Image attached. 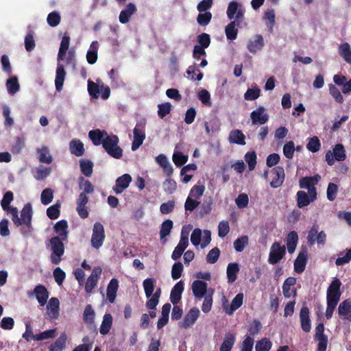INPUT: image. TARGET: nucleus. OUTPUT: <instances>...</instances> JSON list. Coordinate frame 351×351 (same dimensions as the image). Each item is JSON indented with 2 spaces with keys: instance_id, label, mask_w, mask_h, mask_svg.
<instances>
[{
  "instance_id": "nucleus-25",
  "label": "nucleus",
  "mask_w": 351,
  "mask_h": 351,
  "mask_svg": "<svg viewBox=\"0 0 351 351\" xmlns=\"http://www.w3.org/2000/svg\"><path fill=\"white\" fill-rule=\"evenodd\" d=\"M119 289V281L116 278H112L107 287L106 296L110 303H114Z\"/></svg>"
},
{
  "instance_id": "nucleus-8",
  "label": "nucleus",
  "mask_w": 351,
  "mask_h": 351,
  "mask_svg": "<svg viewBox=\"0 0 351 351\" xmlns=\"http://www.w3.org/2000/svg\"><path fill=\"white\" fill-rule=\"evenodd\" d=\"M265 111V108L260 106L251 112L250 119L253 125H263L268 121L269 116Z\"/></svg>"
},
{
  "instance_id": "nucleus-47",
  "label": "nucleus",
  "mask_w": 351,
  "mask_h": 351,
  "mask_svg": "<svg viewBox=\"0 0 351 351\" xmlns=\"http://www.w3.org/2000/svg\"><path fill=\"white\" fill-rule=\"evenodd\" d=\"M236 22H230L225 28V33L228 40H234L237 38L238 29L236 28Z\"/></svg>"
},
{
  "instance_id": "nucleus-60",
  "label": "nucleus",
  "mask_w": 351,
  "mask_h": 351,
  "mask_svg": "<svg viewBox=\"0 0 351 351\" xmlns=\"http://www.w3.org/2000/svg\"><path fill=\"white\" fill-rule=\"evenodd\" d=\"M256 154L255 152H248L245 155V160L248 165L249 170L254 169L256 165Z\"/></svg>"
},
{
  "instance_id": "nucleus-21",
  "label": "nucleus",
  "mask_w": 351,
  "mask_h": 351,
  "mask_svg": "<svg viewBox=\"0 0 351 351\" xmlns=\"http://www.w3.org/2000/svg\"><path fill=\"white\" fill-rule=\"evenodd\" d=\"M108 134L106 130L95 129L90 130L88 132V137L94 145L98 146L103 144L104 138L108 136Z\"/></svg>"
},
{
  "instance_id": "nucleus-41",
  "label": "nucleus",
  "mask_w": 351,
  "mask_h": 351,
  "mask_svg": "<svg viewBox=\"0 0 351 351\" xmlns=\"http://www.w3.org/2000/svg\"><path fill=\"white\" fill-rule=\"evenodd\" d=\"M239 271V265L237 263H229L227 267V278L228 282H234L237 278Z\"/></svg>"
},
{
  "instance_id": "nucleus-59",
  "label": "nucleus",
  "mask_w": 351,
  "mask_h": 351,
  "mask_svg": "<svg viewBox=\"0 0 351 351\" xmlns=\"http://www.w3.org/2000/svg\"><path fill=\"white\" fill-rule=\"evenodd\" d=\"M188 160V156L183 154L182 152H177L173 155V161L175 165L180 167L184 165Z\"/></svg>"
},
{
  "instance_id": "nucleus-48",
  "label": "nucleus",
  "mask_w": 351,
  "mask_h": 351,
  "mask_svg": "<svg viewBox=\"0 0 351 351\" xmlns=\"http://www.w3.org/2000/svg\"><path fill=\"white\" fill-rule=\"evenodd\" d=\"M80 167L82 173L86 177L91 176L93 173V163L90 160H80Z\"/></svg>"
},
{
  "instance_id": "nucleus-3",
  "label": "nucleus",
  "mask_w": 351,
  "mask_h": 351,
  "mask_svg": "<svg viewBox=\"0 0 351 351\" xmlns=\"http://www.w3.org/2000/svg\"><path fill=\"white\" fill-rule=\"evenodd\" d=\"M65 241L60 237H52L49 240L51 250L50 261L54 265H58L62 261V256L64 253L63 241Z\"/></svg>"
},
{
  "instance_id": "nucleus-6",
  "label": "nucleus",
  "mask_w": 351,
  "mask_h": 351,
  "mask_svg": "<svg viewBox=\"0 0 351 351\" xmlns=\"http://www.w3.org/2000/svg\"><path fill=\"white\" fill-rule=\"evenodd\" d=\"M341 282L335 278L329 285L326 293V301L339 302L341 295L340 287Z\"/></svg>"
},
{
  "instance_id": "nucleus-64",
  "label": "nucleus",
  "mask_w": 351,
  "mask_h": 351,
  "mask_svg": "<svg viewBox=\"0 0 351 351\" xmlns=\"http://www.w3.org/2000/svg\"><path fill=\"white\" fill-rule=\"evenodd\" d=\"M261 95V90L258 87L248 88L244 94V98L248 101H253L258 99Z\"/></svg>"
},
{
  "instance_id": "nucleus-46",
  "label": "nucleus",
  "mask_w": 351,
  "mask_h": 351,
  "mask_svg": "<svg viewBox=\"0 0 351 351\" xmlns=\"http://www.w3.org/2000/svg\"><path fill=\"white\" fill-rule=\"evenodd\" d=\"M173 223L171 219H167L161 224L160 230V240L164 239L167 236L169 235L173 228Z\"/></svg>"
},
{
  "instance_id": "nucleus-32",
  "label": "nucleus",
  "mask_w": 351,
  "mask_h": 351,
  "mask_svg": "<svg viewBox=\"0 0 351 351\" xmlns=\"http://www.w3.org/2000/svg\"><path fill=\"white\" fill-rule=\"evenodd\" d=\"M188 78L191 81H200L202 80L204 74L197 68L196 63L190 65L186 71Z\"/></svg>"
},
{
  "instance_id": "nucleus-15",
  "label": "nucleus",
  "mask_w": 351,
  "mask_h": 351,
  "mask_svg": "<svg viewBox=\"0 0 351 351\" xmlns=\"http://www.w3.org/2000/svg\"><path fill=\"white\" fill-rule=\"evenodd\" d=\"M95 313L90 304H87L83 313V320L88 324V328L96 332V326L95 324Z\"/></svg>"
},
{
  "instance_id": "nucleus-45",
  "label": "nucleus",
  "mask_w": 351,
  "mask_h": 351,
  "mask_svg": "<svg viewBox=\"0 0 351 351\" xmlns=\"http://www.w3.org/2000/svg\"><path fill=\"white\" fill-rule=\"evenodd\" d=\"M339 53L346 62L351 64V48L349 43L341 44L339 47Z\"/></svg>"
},
{
  "instance_id": "nucleus-23",
  "label": "nucleus",
  "mask_w": 351,
  "mask_h": 351,
  "mask_svg": "<svg viewBox=\"0 0 351 351\" xmlns=\"http://www.w3.org/2000/svg\"><path fill=\"white\" fill-rule=\"evenodd\" d=\"M192 291L195 298H202L207 294V283L196 280L192 284Z\"/></svg>"
},
{
  "instance_id": "nucleus-50",
  "label": "nucleus",
  "mask_w": 351,
  "mask_h": 351,
  "mask_svg": "<svg viewBox=\"0 0 351 351\" xmlns=\"http://www.w3.org/2000/svg\"><path fill=\"white\" fill-rule=\"evenodd\" d=\"M249 239L247 236L240 237L234 241V247L238 252H243L245 247L247 245Z\"/></svg>"
},
{
  "instance_id": "nucleus-43",
  "label": "nucleus",
  "mask_w": 351,
  "mask_h": 351,
  "mask_svg": "<svg viewBox=\"0 0 351 351\" xmlns=\"http://www.w3.org/2000/svg\"><path fill=\"white\" fill-rule=\"evenodd\" d=\"M79 188L83 191L81 193L92 194L95 191V187L88 180H85L83 177L79 178Z\"/></svg>"
},
{
  "instance_id": "nucleus-18",
  "label": "nucleus",
  "mask_w": 351,
  "mask_h": 351,
  "mask_svg": "<svg viewBox=\"0 0 351 351\" xmlns=\"http://www.w3.org/2000/svg\"><path fill=\"white\" fill-rule=\"evenodd\" d=\"M134 140L132 143V150H136L143 143L145 138V134L143 128H140V125H136L133 130Z\"/></svg>"
},
{
  "instance_id": "nucleus-54",
  "label": "nucleus",
  "mask_w": 351,
  "mask_h": 351,
  "mask_svg": "<svg viewBox=\"0 0 351 351\" xmlns=\"http://www.w3.org/2000/svg\"><path fill=\"white\" fill-rule=\"evenodd\" d=\"M272 343L267 338H263L256 342L255 350L256 351H269Z\"/></svg>"
},
{
  "instance_id": "nucleus-38",
  "label": "nucleus",
  "mask_w": 351,
  "mask_h": 351,
  "mask_svg": "<svg viewBox=\"0 0 351 351\" xmlns=\"http://www.w3.org/2000/svg\"><path fill=\"white\" fill-rule=\"evenodd\" d=\"M67 336L65 332L62 333L60 337L49 347V351H62L65 348Z\"/></svg>"
},
{
  "instance_id": "nucleus-1",
  "label": "nucleus",
  "mask_w": 351,
  "mask_h": 351,
  "mask_svg": "<svg viewBox=\"0 0 351 351\" xmlns=\"http://www.w3.org/2000/svg\"><path fill=\"white\" fill-rule=\"evenodd\" d=\"M320 179L321 176L316 174L313 176L303 177L300 180V187L307 189L308 193L304 191L297 192V206L298 208H302L306 206L317 199V193L315 185L318 184Z\"/></svg>"
},
{
  "instance_id": "nucleus-58",
  "label": "nucleus",
  "mask_w": 351,
  "mask_h": 351,
  "mask_svg": "<svg viewBox=\"0 0 351 351\" xmlns=\"http://www.w3.org/2000/svg\"><path fill=\"white\" fill-rule=\"evenodd\" d=\"M321 147V143L317 136H313L309 139L306 148L311 152H317Z\"/></svg>"
},
{
  "instance_id": "nucleus-22",
  "label": "nucleus",
  "mask_w": 351,
  "mask_h": 351,
  "mask_svg": "<svg viewBox=\"0 0 351 351\" xmlns=\"http://www.w3.org/2000/svg\"><path fill=\"white\" fill-rule=\"evenodd\" d=\"M54 232L58 234L55 237H60L61 239L67 240L69 231L68 223L66 220L58 221L53 226Z\"/></svg>"
},
{
  "instance_id": "nucleus-40",
  "label": "nucleus",
  "mask_w": 351,
  "mask_h": 351,
  "mask_svg": "<svg viewBox=\"0 0 351 351\" xmlns=\"http://www.w3.org/2000/svg\"><path fill=\"white\" fill-rule=\"evenodd\" d=\"M298 235L295 231H291L287 238V247L289 253L292 254L297 246Z\"/></svg>"
},
{
  "instance_id": "nucleus-39",
  "label": "nucleus",
  "mask_w": 351,
  "mask_h": 351,
  "mask_svg": "<svg viewBox=\"0 0 351 351\" xmlns=\"http://www.w3.org/2000/svg\"><path fill=\"white\" fill-rule=\"evenodd\" d=\"M245 135L239 130H233L229 134V141L237 145H245Z\"/></svg>"
},
{
  "instance_id": "nucleus-19",
  "label": "nucleus",
  "mask_w": 351,
  "mask_h": 351,
  "mask_svg": "<svg viewBox=\"0 0 351 351\" xmlns=\"http://www.w3.org/2000/svg\"><path fill=\"white\" fill-rule=\"evenodd\" d=\"M137 11L134 3H129L125 9L122 10L119 14V19L121 23L125 24L129 22L131 16Z\"/></svg>"
},
{
  "instance_id": "nucleus-13",
  "label": "nucleus",
  "mask_w": 351,
  "mask_h": 351,
  "mask_svg": "<svg viewBox=\"0 0 351 351\" xmlns=\"http://www.w3.org/2000/svg\"><path fill=\"white\" fill-rule=\"evenodd\" d=\"M132 182V177L128 173H125L123 176L119 177L116 180L115 186L113 187V191L116 194L121 193L125 189H126L130 182Z\"/></svg>"
},
{
  "instance_id": "nucleus-44",
  "label": "nucleus",
  "mask_w": 351,
  "mask_h": 351,
  "mask_svg": "<svg viewBox=\"0 0 351 351\" xmlns=\"http://www.w3.org/2000/svg\"><path fill=\"white\" fill-rule=\"evenodd\" d=\"M156 280L152 278H147L143 282V287L145 291V296L149 298H150L155 289Z\"/></svg>"
},
{
  "instance_id": "nucleus-14",
  "label": "nucleus",
  "mask_w": 351,
  "mask_h": 351,
  "mask_svg": "<svg viewBox=\"0 0 351 351\" xmlns=\"http://www.w3.org/2000/svg\"><path fill=\"white\" fill-rule=\"evenodd\" d=\"M243 302V294L239 293L233 298L230 305L223 304V310L228 315H232L236 310L240 308Z\"/></svg>"
},
{
  "instance_id": "nucleus-42",
  "label": "nucleus",
  "mask_w": 351,
  "mask_h": 351,
  "mask_svg": "<svg viewBox=\"0 0 351 351\" xmlns=\"http://www.w3.org/2000/svg\"><path fill=\"white\" fill-rule=\"evenodd\" d=\"M6 88L10 95H14L20 88V85L16 76H12L7 80Z\"/></svg>"
},
{
  "instance_id": "nucleus-36",
  "label": "nucleus",
  "mask_w": 351,
  "mask_h": 351,
  "mask_svg": "<svg viewBox=\"0 0 351 351\" xmlns=\"http://www.w3.org/2000/svg\"><path fill=\"white\" fill-rule=\"evenodd\" d=\"M112 316L110 313H106L103 317V320L99 328V332L106 335L109 333L112 326Z\"/></svg>"
},
{
  "instance_id": "nucleus-28",
  "label": "nucleus",
  "mask_w": 351,
  "mask_h": 351,
  "mask_svg": "<svg viewBox=\"0 0 351 351\" xmlns=\"http://www.w3.org/2000/svg\"><path fill=\"white\" fill-rule=\"evenodd\" d=\"M33 211L32 207L30 203L25 204L23 209L21 211V220L22 225L30 226L32 223Z\"/></svg>"
},
{
  "instance_id": "nucleus-20",
  "label": "nucleus",
  "mask_w": 351,
  "mask_h": 351,
  "mask_svg": "<svg viewBox=\"0 0 351 351\" xmlns=\"http://www.w3.org/2000/svg\"><path fill=\"white\" fill-rule=\"evenodd\" d=\"M338 314L344 320L351 322V300L347 299L340 303Z\"/></svg>"
},
{
  "instance_id": "nucleus-62",
  "label": "nucleus",
  "mask_w": 351,
  "mask_h": 351,
  "mask_svg": "<svg viewBox=\"0 0 351 351\" xmlns=\"http://www.w3.org/2000/svg\"><path fill=\"white\" fill-rule=\"evenodd\" d=\"M88 92L92 97L97 99L99 96L100 86L94 82L88 80Z\"/></svg>"
},
{
  "instance_id": "nucleus-56",
  "label": "nucleus",
  "mask_w": 351,
  "mask_h": 351,
  "mask_svg": "<svg viewBox=\"0 0 351 351\" xmlns=\"http://www.w3.org/2000/svg\"><path fill=\"white\" fill-rule=\"evenodd\" d=\"M171 104L169 102L162 103L158 105V115L160 119H163L171 111Z\"/></svg>"
},
{
  "instance_id": "nucleus-2",
  "label": "nucleus",
  "mask_w": 351,
  "mask_h": 351,
  "mask_svg": "<svg viewBox=\"0 0 351 351\" xmlns=\"http://www.w3.org/2000/svg\"><path fill=\"white\" fill-rule=\"evenodd\" d=\"M119 139L115 134H108L104 138L102 146L111 157L119 159L123 156V149L119 146Z\"/></svg>"
},
{
  "instance_id": "nucleus-24",
  "label": "nucleus",
  "mask_w": 351,
  "mask_h": 351,
  "mask_svg": "<svg viewBox=\"0 0 351 351\" xmlns=\"http://www.w3.org/2000/svg\"><path fill=\"white\" fill-rule=\"evenodd\" d=\"M184 282L180 280L172 288L170 293V300L173 304H177L180 301L184 291Z\"/></svg>"
},
{
  "instance_id": "nucleus-63",
  "label": "nucleus",
  "mask_w": 351,
  "mask_h": 351,
  "mask_svg": "<svg viewBox=\"0 0 351 351\" xmlns=\"http://www.w3.org/2000/svg\"><path fill=\"white\" fill-rule=\"evenodd\" d=\"M328 88L330 94L335 99V100L339 104H343L344 99L339 90L334 84H329Z\"/></svg>"
},
{
  "instance_id": "nucleus-27",
  "label": "nucleus",
  "mask_w": 351,
  "mask_h": 351,
  "mask_svg": "<svg viewBox=\"0 0 351 351\" xmlns=\"http://www.w3.org/2000/svg\"><path fill=\"white\" fill-rule=\"evenodd\" d=\"M307 263V252H301L299 253L294 261V271L298 274L302 273L306 267Z\"/></svg>"
},
{
  "instance_id": "nucleus-34",
  "label": "nucleus",
  "mask_w": 351,
  "mask_h": 351,
  "mask_svg": "<svg viewBox=\"0 0 351 351\" xmlns=\"http://www.w3.org/2000/svg\"><path fill=\"white\" fill-rule=\"evenodd\" d=\"M38 158L41 163L50 164L53 161V158L49 153V150L47 146H43L36 150Z\"/></svg>"
},
{
  "instance_id": "nucleus-29",
  "label": "nucleus",
  "mask_w": 351,
  "mask_h": 351,
  "mask_svg": "<svg viewBox=\"0 0 351 351\" xmlns=\"http://www.w3.org/2000/svg\"><path fill=\"white\" fill-rule=\"evenodd\" d=\"M34 291L39 304L41 306L45 305L49 298V292L47 288L43 285H39L34 288Z\"/></svg>"
},
{
  "instance_id": "nucleus-12",
  "label": "nucleus",
  "mask_w": 351,
  "mask_h": 351,
  "mask_svg": "<svg viewBox=\"0 0 351 351\" xmlns=\"http://www.w3.org/2000/svg\"><path fill=\"white\" fill-rule=\"evenodd\" d=\"M301 328L305 332H309L311 330V321L310 311L306 306H303L299 314Z\"/></svg>"
},
{
  "instance_id": "nucleus-53",
  "label": "nucleus",
  "mask_w": 351,
  "mask_h": 351,
  "mask_svg": "<svg viewBox=\"0 0 351 351\" xmlns=\"http://www.w3.org/2000/svg\"><path fill=\"white\" fill-rule=\"evenodd\" d=\"M61 21V16L60 14L56 11L50 12L47 18V23L49 26L55 27L58 26Z\"/></svg>"
},
{
  "instance_id": "nucleus-30",
  "label": "nucleus",
  "mask_w": 351,
  "mask_h": 351,
  "mask_svg": "<svg viewBox=\"0 0 351 351\" xmlns=\"http://www.w3.org/2000/svg\"><path fill=\"white\" fill-rule=\"evenodd\" d=\"M70 36L69 35L64 34L61 40L60 45L58 53V60H64L66 58V51L69 49L70 45Z\"/></svg>"
},
{
  "instance_id": "nucleus-4",
  "label": "nucleus",
  "mask_w": 351,
  "mask_h": 351,
  "mask_svg": "<svg viewBox=\"0 0 351 351\" xmlns=\"http://www.w3.org/2000/svg\"><path fill=\"white\" fill-rule=\"evenodd\" d=\"M346 158V153L342 144H337L334 146L332 152L330 150L326 153L325 159L329 166H332L335 161H344Z\"/></svg>"
},
{
  "instance_id": "nucleus-26",
  "label": "nucleus",
  "mask_w": 351,
  "mask_h": 351,
  "mask_svg": "<svg viewBox=\"0 0 351 351\" xmlns=\"http://www.w3.org/2000/svg\"><path fill=\"white\" fill-rule=\"evenodd\" d=\"M66 74L64 66L62 64H58L56 72L55 86L56 90L58 92L62 90Z\"/></svg>"
},
{
  "instance_id": "nucleus-10",
  "label": "nucleus",
  "mask_w": 351,
  "mask_h": 351,
  "mask_svg": "<svg viewBox=\"0 0 351 351\" xmlns=\"http://www.w3.org/2000/svg\"><path fill=\"white\" fill-rule=\"evenodd\" d=\"M199 310L197 307H193L184 316L183 320L180 322V327L188 328L193 325L199 316Z\"/></svg>"
},
{
  "instance_id": "nucleus-49",
  "label": "nucleus",
  "mask_w": 351,
  "mask_h": 351,
  "mask_svg": "<svg viewBox=\"0 0 351 351\" xmlns=\"http://www.w3.org/2000/svg\"><path fill=\"white\" fill-rule=\"evenodd\" d=\"M213 292L214 290L210 289L208 291V293L204 295V300L202 306V311L205 313H208L211 310Z\"/></svg>"
},
{
  "instance_id": "nucleus-31",
  "label": "nucleus",
  "mask_w": 351,
  "mask_h": 351,
  "mask_svg": "<svg viewBox=\"0 0 351 351\" xmlns=\"http://www.w3.org/2000/svg\"><path fill=\"white\" fill-rule=\"evenodd\" d=\"M70 152L75 156H82L84 154V147L83 143L79 139H73L69 143Z\"/></svg>"
},
{
  "instance_id": "nucleus-9",
  "label": "nucleus",
  "mask_w": 351,
  "mask_h": 351,
  "mask_svg": "<svg viewBox=\"0 0 351 351\" xmlns=\"http://www.w3.org/2000/svg\"><path fill=\"white\" fill-rule=\"evenodd\" d=\"M88 202V197L86 194L80 193L76 199V210L82 219H86L88 217V211L86 204Z\"/></svg>"
},
{
  "instance_id": "nucleus-57",
  "label": "nucleus",
  "mask_w": 351,
  "mask_h": 351,
  "mask_svg": "<svg viewBox=\"0 0 351 351\" xmlns=\"http://www.w3.org/2000/svg\"><path fill=\"white\" fill-rule=\"evenodd\" d=\"M53 198V191L52 189L47 188L45 189L40 195L41 202L44 205L49 204Z\"/></svg>"
},
{
  "instance_id": "nucleus-35",
  "label": "nucleus",
  "mask_w": 351,
  "mask_h": 351,
  "mask_svg": "<svg viewBox=\"0 0 351 351\" xmlns=\"http://www.w3.org/2000/svg\"><path fill=\"white\" fill-rule=\"evenodd\" d=\"M60 302L57 298H51L47 306L49 315L51 318H57L59 314Z\"/></svg>"
},
{
  "instance_id": "nucleus-55",
  "label": "nucleus",
  "mask_w": 351,
  "mask_h": 351,
  "mask_svg": "<svg viewBox=\"0 0 351 351\" xmlns=\"http://www.w3.org/2000/svg\"><path fill=\"white\" fill-rule=\"evenodd\" d=\"M36 46L34 38V32L29 30L25 37V48L27 51H32Z\"/></svg>"
},
{
  "instance_id": "nucleus-51",
  "label": "nucleus",
  "mask_w": 351,
  "mask_h": 351,
  "mask_svg": "<svg viewBox=\"0 0 351 351\" xmlns=\"http://www.w3.org/2000/svg\"><path fill=\"white\" fill-rule=\"evenodd\" d=\"M51 171V169L50 167L40 165L36 169L34 178L37 180H43L50 174Z\"/></svg>"
},
{
  "instance_id": "nucleus-52",
  "label": "nucleus",
  "mask_w": 351,
  "mask_h": 351,
  "mask_svg": "<svg viewBox=\"0 0 351 351\" xmlns=\"http://www.w3.org/2000/svg\"><path fill=\"white\" fill-rule=\"evenodd\" d=\"M56 329H50L45 330L39 334L32 335V339L35 341H43L54 337Z\"/></svg>"
},
{
  "instance_id": "nucleus-5",
  "label": "nucleus",
  "mask_w": 351,
  "mask_h": 351,
  "mask_svg": "<svg viewBox=\"0 0 351 351\" xmlns=\"http://www.w3.org/2000/svg\"><path fill=\"white\" fill-rule=\"evenodd\" d=\"M105 232L104 226L100 222H95L93 226L91 237V245L95 249H99L104 243Z\"/></svg>"
},
{
  "instance_id": "nucleus-16",
  "label": "nucleus",
  "mask_w": 351,
  "mask_h": 351,
  "mask_svg": "<svg viewBox=\"0 0 351 351\" xmlns=\"http://www.w3.org/2000/svg\"><path fill=\"white\" fill-rule=\"evenodd\" d=\"M189 245V239L188 237L183 235L182 233L180 241L178 245L175 247L172 254L171 258L173 260L179 259L184 252L185 249Z\"/></svg>"
},
{
  "instance_id": "nucleus-33",
  "label": "nucleus",
  "mask_w": 351,
  "mask_h": 351,
  "mask_svg": "<svg viewBox=\"0 0 351 351\" xmlns=\"http://www.w3.org/2000/svg\"><path fill=\"white\" fill-rule=\"evenodd\" d=\"M236 341L235 335L233 333H226L219 351H231Z\"/></svg>"
},
{
  "instance_id": "nucleus-61",
  "label": "nucleus",
  "mask_w": 351,
  "mask_h": 351,
  "mask_svg": "<svg viewBox=\"0 0 351 351\" xmlns=\"http://www.w3.org/2000/svg\"><path fill=\"white\" fill-rule=\"evenodd\" d=\"M212 19V14L210 12H199L197 17V22L202 26H206Z\"/></svg>"
},
{
  "instance_id": "nucleus-37",
  "label": "nucleus",
  "mask_w": 351,
  "mask_h": 351,
  "mask_svg": "<svg viewBox=\"0 0 351 351\" xmlns=\"http://www.w3.org/2000/svg\"><path fill=\"white\" fill-rule=\"evenodd\" d=\"M98 48V42L93 41L86 53V60L90 64H93L97 62Z\"/></svg>"
},
{
  "instance_id": "nucleus-7",
  "label": "nucleus",
  "mask_w": 351,
  "mask_h": 351,
  "mask_svg": "<svg viewBox=\"0 0 351 351\" xmlns=\"http://www.w3.org/2000/svg\"><path fill=\"white\" fill-rule=\"evenodd\" d=\"M286 250L285 246H281L278 242H274L270 249L268 262L271 265H276L279 263L285 255Z\"/></svg>"
},
{
  "instance_id": "nucleus-11",
  "label": "nucleus",
  "mask_w": 351,
  "mask_h": 351,
  "mask_svg": "<svg viewBox=\"0 0 351 351\" xmlns=\"http://www.w3.org/2000/svg\"><path fill=\"white\" fill-rule=\"evenodd\" d=\"M272 180L270 182L271 187L276 189L280 186L285 180V171L282 167H275L271 171Z\"/></svg>"
},
{
  "instance_id": "nucleus-17",
  "label": "nucleus",
  "mask_w": 351,
  "mask_h": 351,
  "mask_svg": "<svg viewBox=\"0 0 351 351\" xmlns=\"http://www.w3.org/2000/svg\"><path fill=\"white\" fill-rule=\"evenodd\" d=\"M264 46V39L262 35L256 34L252 39L249 40L247 48L252 53L262 49Z\"/></svg>"
}]
</instances>
